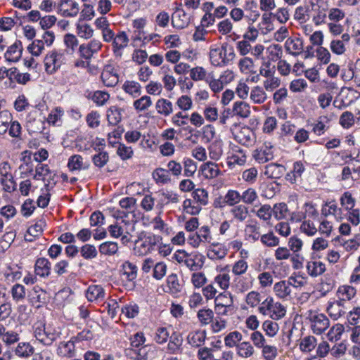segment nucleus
Here are the masks:
<instances>
[{
  "label": "nucleus",
  "instance_id": "f257e3e1",
  "mask_svg": "<svg viewBox=\"0 0 360 360\" xmlns=\"http://www.w3.org/2000/svg\"><path fill=\"white\" fill-rule=\"evenodd\" d=\"M233 47L228 43H223L221 46L212 47L210 51L211 63L214 66H223L235 58Z\"/></svg>",
  "mask_w": 360,
  "mask_h": 360
},
{
  "label": "nucleus",
  "instance_id": "f03ea898",
  "mask_svg": "<svg viewBox=\"0 0 360 360\" xmlns=\"http://www.w3.org/2000/svg\"><path fill=\"white\" fill-rule=\"evenodd\" d=\"M258 311L275 321L283 319L286 314L285 307L281 302H276L271 296L267 297L261 302L258 307Z\"/></svg>",
  "mask_w": 360,
  "mask_h": 360
},
{
  "label": "nucleus",
  "instance_id": "7ed1b4c3",
  "mask_svg": "<svg viewBox=\"0 0 360 360\" xmlns=\"http://www.w3.org/2000/svg\"><path fill=\"white\" fill-rule=\"evenodd\" d=\"M176 261L185 265L192 271L200 270L204 264V257L199 254H188L185 251H179L174 255Z\"/></svg>",
  "mask_w": 360,
  "mask_h": 360
},
{
  "label": "nucleus",
  "instance_id": "20e7f679",
  "mask_svg": "<svg viewBox=\"0 0 360 360\" xmlns=\"http://www.w3.org/2000/svg\"><path fill=\"white\" fill-rule=\"evenodd\" d=\"M33 333L36 340L45 346H51L60 336L59 332L43 324L35 326Z\"/></svg>",
  "mask_w": 360,
  "mask_h": 360
},
{
  "label": "nucleus",
  "instance_id": "39448f33",
  "mask_svg": "<svg viewBox=\"0 0 360 360\" xmlns=\"http://www.w3.org/2000/svg\"><path fill=\"white\" fill-rule=\"evenodd\" d=\"M65 51L62 49L52 50L50 51L44 58L45 70L47 73H54L60 66L65 63Z\"/></svg>",
  "mask_w": 360,
  "mask_h": 360
},
{
  "label": "nucleus",
  "instance_id": "423d86ee",
  "mask_svg": "<svg viewBox=\"0 0 360 360\" xmlns=\"http://www.w3.org/2000/svg\"><path fill=\"white\" fill-rule=\"evenodd\" d=\"M251 41L243 39L236 43V49L243 56L250 54L255 60L263 57L264 46L261 44L252 46Z\"/></svg>",
  "mask_w": 360,
  "mask_h": 360
},
{
  "label": "nucleus",
  "instance_id": "0eeeda50",
  "mask_svg": "<svg viewBox=\"0 0 360 360\" xmlns=\"http://www.w3.org/2000/svg\"><path fill=\"white\" fill-rule=\"evenodd\" d=\"M307 319L310 322V327L314 333L322 334L330 326V321L328 317L322 314L315 311H309Z\"/></svg>",
  "mask_w": 360,
  "mask_h": 360
},
{
  "label": "nucleus",
  "instance_id": "6e6552de",
  "mask_svg": "<svg viewBox=\"0 0 360 360\" xmlns=\"http://www.w3.org/2000/svg\"><path fill=\"white\" fill-rule=\"evenodd\" d=\"M57 13L65 18H75L80 11L79 4L76 0H60L56 6Z\"/></svg>",
  "mask_w": 360,
  "mask_h": 360
},
{
  "label": "nucleus",
  "instance_id": "1a4fd4ad",
  "mask_svg": "<svg viewBox=\"0 0 360 360\" xmlns=\"http://www.w3.org/2000/svg\"><path fill=\"white\" fill-rule=\"evenodd\" d=\"M347 306L338 299L328 302L326 312L334 321H338L347 314Z\"/></svg>",
  "mask_w": 360,
  "mask_h": 360
},
{
  "label": "nucleus",
  "instance_id": "9d476101",
  "mask_svg": "<svg viewBox=\"0 0 360 360\" xmlns=\"http://www.w3.org/2000/svg\"><path fill=\"white\" fill-rule=\"evenodd\" d=\"M356 296V288L349 284L340 285L335 292V297L347 305L353 302Z\"/></svg>",
  "mask_w": 360,
  "mask_h": 360
},
{
  "label": "nucleus",
  "instance_id": "9b49d317",
  "mask_svg": "<svg viewBox=\"0 0 360 360\" xmlns=\"http://www.w3.org/2000/svg\"><path fill=\"white\" fill-rule=\"evenodd\" d=\"M260 229V224L257 220H249L244 228L245 240L250 243L258 241L262 236Z\"/></svg>",
  "mask_w": 360,
  "mask_h": 360
},
{
  "label": "nucleus",
  "instance_id": "f8f14e48",
  "mask_svg": "<svg viewBox=\"0 0 360 360\" xmlns=\"http://www.w3.org/2000/svg\"><path fill=\"white\" fill-rule=\"evenodd\" d=\"M253 158L259 164H264L274 158L273 146L270 142H265L262 146L255 150Z\"/></svg>",
  "mask_w": 360,
  "mask_h": 360
},
{
  "label": "nucleus",
  "instance_id": "ddd939ff",
  "mask_svg": "<svg viewBox=\"0 0 360 360\" xmlns=\"http://www.w3.org/2000/svg\"><path fill=\"white\" fill-rule=\"evenodd\" d=\"M273 291L275 295L283 300H290L292 298V289L288 281H280L274 285Z\"/></svg>",
  "mask_w": 360,
  "mask_h": 360
},
{
  "label": "nucleus",
  "instance_id": "4468645a",
  "mask_svg": "<svg viewBox=\"0 0 360 360\" xmlns=\"http://www.w3.org/2000/svg\"><path fill=\"white\" fill-rule=\"evenodd\" d=\"M129 41L128 36L124 31L120 32L115 35L112 45L113 53L116 57L120 58L122 56V51L128 46Z\"/></svg>",
  "mask_w": 360,
  "mask_h": 360
},
{
  "label": "nucleus",
  "instance_id": "2eb2a0df",
  "mask_svg": "<svg viewBox=\"0 0 360 360\" xmlns=\"http://www.w3.org/2000/svg\"><path fill=\"white\" fill-rule=\"evenodd\" d=\"M103 84L108 87L115 86L119 82L117 71L110 65H105L101 75Z\"/></svg>",
  "mask_w": 360,
  "mask_h": 360
},
{
  "label": "nucleus",
  "instance_id": "dca6fc26",
  "mask_svg": "<svg viewBox=\"0 0 360 360\" xmlns=\"http://www.w3.org/2000/svg\"><path fill=\"white\" fill-rule=\"evenodd\" d=\"M259 13L258 11H254L249 17L248 27L246 32L243 35V39L255 41L259 36V27L257 28L253 25L255 22L259 17Z\"/></svg>",
  "mask_w": 360,
  "mask_h": 360
},
{
  "label": "nucleus",
  "instance_id": "f3484780",
  "mask_svg": "<svg viewBox=\"0 0 360 360\" xmlns=\"http://www.w3.org/2000/svg\"><path fill=\"white\" fill-rule=\"evenodd\" d=\"M207 339V332L205 330H195L188 333L187 342L193 347H200L204 345Z\"/></svg>",
  "mask_w": 360,
  "mask_h": 360
},
{
  "label": "nucleus",
  "instance_id": "a211bd4d",
  "mask_svg": "<svg viewBox=\"0 0 360 360\" xmlns=\"http://www.w3.org/2000/svg\"><path fill=\"white\" fill-rule=\"evenodd\" d=\"M189 22V15L182 9H176L172 16V24L176 29H184Z\"/></svg>",
  "mask_w": 360,
  "mask_h": 360
},
{
  "label": "nucleus",
  "instance_id": "6ab92c4d",
  "mask_svg": "<svg viewBox=\"0 0 360 360\" xmlns=\"http://www.w3.org/2000/svg\"><path fill=\"white\" fill-rule=\"evenodd\" d=\"M321 4L322 5L314 3H311L310 5V11L312 12L311 18L314 22L317 25L323 23L327 17V11L323 6V2H321Z\"/></svg>",
  "mask_w": 360,
  "mask_h": 360
},
{
  "label": "nucleus",
  "instance_id": "aec40b11",
  "mask_svg": "<svg viewBox=\"0 0 360 360\" xmlns=\"http://www.w3.org/2000/svg\"><path fill=\"white\" fill-rule=\"evenodd\" d=\"M229 214L233 221L243 223L248 219L249 211L245 205L240 204L232 207L229 210Z\"/></svg>",
  "mask_w": 360,
  "mask_h": 360
},
{
  "label": "nucleus",
  "instance_id": "412c9836",
  "mask_svg": "<svg viewBox=\"0 0 360 360\" xmlns=\"http://www.w3.org/2000/svg\"><path fill=\"white\" fill-rule=\"evenodd\" d=\"M22 52V43L20 41H16L8 48L4 54V57L7 61L16 63L21 58Z\"/></svg>",
  "mask_w": 360,
  "mask_h": 360
},
{
  "label": "nucleus",
  "instance_id": "4be33fe9",
  "mask_svg": "<svg viewBox=\"0 0 360 360\" xmlns=\"http://www.w3.org/2000/svg\"><path fill=\"white\" fill-rule=\"evenodd\" d=\"M122 89L133 98L139 97L142 94L141 85L135 80H126L122 86Z\"/></svg>",
  "mask_w": 360,
  "mask_h": 360
},
{
  "label": "nucleus",
  "instance_id": "5701e85b",
  "mask_svg": "<svg viewBox=\"0 0 360 360\" xmlns=\"http://www.w3.org/2000/svg\"><path fill=\"white\" fill-rule=\"evenodd\" d=\"M89 167V163L84 162L83 157L80 155H73L68 159V167L70 172L86 170Z\"/></svg>",
  "mask_w": 360,
  "mask_h": 360
},
{
  "label": "nucleus",
  "instance_id": "b1692460",
  "mask_svg": "<svg viewBox=\"0 0 360 360\" xmlns=\"http://www.w3.org/2000/svg\"><path fill=\"white\" fill-rule=\"evenodd\" d=\"M34 273L41 278L48 277L51 274V263L48 259L40 257L36 260Z\"/></svg>",
  "mask_w": 360,
  "mask_h": 360
},
{
  "label": "nucleus",
  "instance_id": "393cba45",
  "mask_svg": "<svg viewBox=\"0 0 360 360\" xmlns=\"http://www.w3.org/2000/svg\"><path fill=\"white\" fill-rule=\"evenodd\" d=\"M308 274L311 277H317L322 275L326 270L323 262L316 260L308 261L306 265Z\"/></svg>",
  "mask_w": 360,
  "mask_h": 360
},
{
  "label": "nucleus",
  "instance_id": "a878e982",
  "mask_svg": "<svg viewBox=\"0 0 360 360\" xmlns=\"http://www.w3.org/2000/svg\"><path fill=\"white\" fill-rule=\"evenodd\" d=\"M285 47L286 51L293 56H298L303 52V42L300 38H288Z\"/></svg>",
  "mask_w": 360,
  "mask_h": 360
},
{
  "label": "nucleus",
  "instance_id": "bb28decb",
  "mask_svg": "<svg viewBox=\"0 0 360 360\" xmlns=\"http://www.w3.org/2000/svg\"><path fill=\"white\" fill-rule=\"evenodd\" d=\"M246 155L243 150L240 149L238 147H236L235 149L233 150V153L228 158V165L229 167L237 165H244L246 162Z\"/></svg>",
  "mask_w": 360,
  "mask_h": 360
},
{
  "label": "nucleus",
  "instance_id": "cd10ccee",
  "mask_svg": "<svg viewBox=\"0 0 360 360\" xmlns=\"http://www.w3.org/2000/svg\"><path fill=\"white\" fill-rule=\"evenodd\" d=\"M236 354L243 359H249L255 355V349L250 342L243 341L237 346Z\"/></svg>",
  "mask_w": 360,
  "mask_h": 360
},
{
  "label": "nucleus",
  "instance_id": "c85d7f7f",
  "mask_svg": "<svg viewBox=\"0 0 360 360\" xmlns=\"http://www.w3.org/2000/svg\"><path fill=\"white\" fill-rule=\"evenodd\" d=\"M86 297L90 302L102 301L105 298V292L101 285H90L86 290Z\"/></svg>",
  "mask_w": 360,
  "mask_h": 360
},
{
  "label": "nucleus",
  "instance_id": "c756f323",
  "mask_svg": "<svg viewBox=\"0 0 360 360\" xmlns=\"http://www.w3.org/2000/svg\"><path fill=\"white\" fill-rule=\"evenodd\" d=\"M227 249L222 244L212 243L207 252V256L211 259H221L227 255Z\"/></svg>",
  "mask_w": 360,
  "mask_h": 360
},
{
  "label": "nucleus",
  "instance_id": "7c9ffc66",
  "mask_svg": "<svg viewBox=\"0 0 360 360\" xmlns=\"http://www.w3.org/2000/svg\"><path fill=\"white\" fill-rule=\"evenodd\" d=\"M183 338L180 334L173 333L167 344V349L169 354H176L181 351Z\"/></svg>",
  "mask_w": 360,
  "mask_h": 360
},
{
  "label": "nucleus",
  "instance_id": "2f4dec72",
  "mask_svg": "<svg viewBox=\"0 0 360 360\" xmlns=\"http://www.w3.org/2000/svg\"><path fill=\"white\" fill-rule=\"evenodd\" d=\"M57 354L63 357H72L75 354V346L73 341L61 342L58 344Z\"/></svg>",
  "mask_w": 360,
  "mask_h": 360
},
{
  "label": "nucleus",
  "instance_id": "473e14b6",
  "mask_svg": "<svg viewBox=\"0 0 360 360\" xmlns=\"http://www.w3.org/2000/svg\"><path fill=\"white\" fill-rule=\"evenodd\" d=\"M317 346V339L313 335H307L300 340L299 348L304 353H310Z\"/></svg>",
  "mask_w": 360,
  "mask_h": 360
},
{
  "label": "nucleus",
  "instance_id": "72a5a7b5",
  "mask_svg": "<svg viewBox=\"0 0 360 360\" xmlns=\"http://www.w3.org/2000/svg\"><path fill=\"white\" fill-rule=\"evenodd\" d=\"M268 98L265 90L259 86H254L250 93V99L255 104L264 103Z\"/></svg>",
  "mask_w": 360,
  "mask_h": 360
},
{
  "label": "nucleus",
  "instance_id": "f704fd0d",
  "mask_svg": "<svg viewBox=\"0 0 360 360\" xmlns=\"http://www.w3.org/2000/svg\"><path fill=\"white\" fill-rule=\"evenodd\" d=\"M14 352L18 357L28 358L34 354V349L30 342H21L18 344Z\"/></svg>",
  "mask_w": 360,
  "mask_h": 360
},
{
  "label": "nucleus",
  "instance_id": "c9c22d12",
  "mask_svg": "<svg viewBox=\"0 0 360 360\" xmlns=\"http://www.w3.org/2000/svg\"><path fill=\"white\" fill-rule=\"evenodd\" d=\"M201 170L202 175L206 179H213L220 174L219 166L212 162H207L202 165Z\"/></svg>",
  "mask_w": 360,
  "mask_h": 360
},
{
  "label": "nucleus",
  "instance_id": "e433bc0d",
  "mask_svg": "<svg viewBox=\"0 0 360 360\" xmlns=\"http://www.w3.org/2000/svg\"><path fill=\"white\" fill-rule=\"evenodd\" d=\"M152 105V99L148 95H143L133 102V107L138 112L148 110Z\"/></svg>",
  "mask_w": 360,
  "mask_h": 360
},
{
  "label": "nucleus",
  "instance_id": "4c0bfd02",
  "mask_svg": "<svg viewBox=\"0 0 360 360\" xmlns=\"http://www.w3.org/2000/svg\"><path fill=\"white\" fill-rule=\"evenodd\" d=\"M232 111L235 115L242 118L248 117L250 115V107L244 101H236L233 105Z\"/></svg>",
  "mask_w": 360,
  "mask_h": 360
},
{
  "label": "nucleus",
  "instance_id": "58836bf2",
  "mask_svg": "<svg viewBox=\"0 0 360 360\" xmlns=\"http://www.w3.org/2000/svg\"><path fill=\"white\" fill-rule=\"evenodd\" d=\"M272 13H264L262 15L261 22L258 25L259 30L262 34H266L274 29L271 18Z\"/></svg>",
  "mask_w": 360,
  "mask_h": 360
},
{
  "label": "nucleus",
  "instance_id": "ea45409f",
  "mask_svg": "<svg viewBox=\"0 0 360 360\" xmlns=\"http://www.w3.org/2000/svg\"><path fill=\"white\" fill-rule=\"evenodd\" d=\"M155 246V243L151 241L150 238H146L143 240L136 243L135 250L139 255H146L150 252Z\"/></svg>",
  "mask_w": 360,
  "mask_h": 360
},
{
  "label": "nucleus",
  "instance_id": "a19ab883",
  "mask_svg": "<svg viewBox=\"0 0 360 360\" xmlns=\"http://www.w3.org/2000/svg\"><path fill=\"white\" fill-rule=\"evenodd\" d=\"M155 108L158 113L164 116H168L173 112L172 103L165 98L158 100L155 104Z\"/></svg>",
  "mask_w": 360,
  "mask_h": 360
},
{
  "label": "nucleus",
  "instance_id": "79ce46f5",
  "mask_svg": "<svg viewBox=\"0 0 360 360\" xmlns=\"http://www.w3.org/2000/svg\"><path fill=\"white\" fill-rule=\"evenodd\" d=\"M152 175L157 184H166L171 181L170 173L166 169L157 168Z\"/></svg>",
  "mask_w": 360,
  "mask_h": 360
},
{
  "label": "nucleus",
  "instance_id": "37998d69",
  "mask_svg": "<svg viewBox=\"0 0 360 360\" xmlns=\"http://www.w3.org/2000/svg\"><path fill=\"white\" fill-rule=\"evenodd\" d=\"M243 335L239 331L235 330L229 333L224 338V344L229 348L236 347L240 343Z\"/></svg>",
  "mask_w": 360,
  "mask_h": 360
},
{
  "label": "nucleus",
  "instance_id": "c03bdc74",
  "mask_svg": "<svg viewBox=\"0 0 360 360\" xmlns=\"http://www.w3.org/2000/svg\"><path fill=\"white\" fill-rule=\"evenodd\" d=\"M121 109L117 106H111L107 110V119L108 123L115 126L122 120Z\"/></svg>",
  "mask_w": 360,
  "mask_h": 360
},
{
  "label": "nucleus",
  "instance_id": "a18cd8bd",
  "mask_svg": "<svg viewBox=\"0 0 360 360\" xmlns=\"http://www.w3.org/2000/svg\"><path fill=\"white\" fill-rule=\"evenodd\" d=\"M63 41L66 49L64 50L67 54L72 55L79 44L76 36L72 34H66L64 36Z\"/></svg>",
  "mask_w": 360,
  "mask_h": 360
},
{
  "label": "nucleus",
  "instance_id": "49530a36",
  "mask_svg": "<svg viewBox=\"0 0 360 360\" xmlns=\"http://www.w3.org/2000/svg\"><path fill=\"white\" fill-rule=\"evenodd\" d=\"M232 288L238 293H243L251 288V283L245 277H237L233 280Z\"/></svg>",
  "mask_w": 360,
  "mask_h": 360
},
{
  "label": "nucleus",
  "instance_id": "de8ad7c7",
  "mask_svg": "<svg viewBox=\"0 0 360 360\" xmlns=\"http://www.w3.org/2000/svg\"><path fill=\"white\" fill-rule=\"evenodd\" d=\"M197 318L202 326H207L213 321L214 312L210 309H201L197 313Z\"/></svg>",
  "mask_w": 360,
  "mask_h": 360
},
{
  "label": "nucleus",
  "instance_id": "09e8293b",
  "mask_svg": "<svg viewBox=\"0 0 360 360\" xmlns=\"http://www.w3.org/2000/svg\"><path fill=\"white\" fill-rule=\"evenodd\" d=\"M255 58L249 56H244L240 59L238 62V67L241 72L248 74L252 72L255 69Z\"/></svg>",
  "mask_w": 360,
  "mask_h": 360
},
{
  "label": "nucleus",
  "instance_id": "8fccbe9b",
  "mask_svg": "<svg viewBox=\"0 0 360 360\" xmlns=\"http://www.w3.org/2000/svg\"><path fill=\"white\" fill-rule=\"evenodd\" d=\"M76 31L77 35L84 39H91L94 32L91 26L87 23H78L76 27Z\"/></svg>",
  "mask_w": 360,
  "mask_h": 360
},
{
  "label": "nucleus",
  "instance_id": "3c124183",
  "mask_svg": "<svg viewBox=\"0 0 360 360\" xmlns=\"http://www.w3.org/2000/svg\"><path fill=\"white\" fill-rule=\"evenodd\" d=\"M262 329L267 336L270 338H274V336H276V335L278 333L279 330V326L273 319H269L263 322Z\"/></svg>",
  "mask_w": 360,
  "mask_h": 360
},
{
  "label": "nucleus",
  "instance_id": "603ef678",
  "mask_svg": "<svg viewBox=\"0 0 360 360\" xmlns=\"http://www.w3.org/2000/svg\"><path fill=\"white\" fill-rule=\"evenodd\" d=\"M136 199L132 197H126L120 200V205L122 208L125 209L127 213L124 212L125 217L131 214L133 217L135 214L133 213L136 205Z\"/></svg>",
  "mask_w": 360,
  "mask_h": 360
},
{
  "label": "nucleus",
  "instance_id": "864d4df0",
  "mask_svg": "<svg viewBox=\"0 0 360 360\" xmlns=\"http://www.w3.org/2000/svg\"><path fill=\"white\" fill-rule=\"evenodd\" d=\"M285 168L279 164H269L266 167L265 174L272 179L279 178L283 173Z\"/></svg>",
  "mask_w": 360,
  "mask_h": 360
},
{
  "label": "nucleus",
  "instance_id": "5fc2aeb1",
  "mask_svg": "<svg viewBox=\"0 0 360 360\" xmlns=\"http://www.w3.org/2000/svg\"><path fill=\"white\" fill-rule=\"evenodd\" d=\"M225 202L230 207H234L241 201L240 193L236 190H229L224 195Z\"/></svg>",
  "mask_w": 360,
  "mask_h": 360
},
{
  "label": "nucleus",
  "instance_id": "6e6d98bb",
  "mask_svg": "<svg viewBox=\"0 0 360 360\" xmlns=\"http://www.w3.org/2000/svg\"><path fill=\"white\" fill-rule=\"evenodd\" d=\"M183 209L188 214L196 215L200 212L202 207L191 199H186L183 202Z\"/></svg>",
  "mask_w": 360,
  "mask_h": 360
},
{
  "label": "nucleus",
  "instance_id": "4d7b16f0",
  "mask_svg": "<svg viewBox=\"0 0 360 360\" xmlns=\"http://www.w3.org/2000/svg\"><path fill=\"white\" fill-rule=\"evenodd\" d=\"M345 330V327L342 324L337 323L330 328L327 336L330 341L336 342L340 340L341 336Z\"/></svg>",
  "mask_w": 360,
  "mask_h": 360
},
{
  "label": "nucleus",
  "instance_id": "13d9d810",
  "mask_svg": "<svg viewBox=\"0 0 360 360\" xmlns=\"http://www.w3.org/2000/svg\"><path fill=\"white\" fill-rule=\"evenodd\" d=\"M304 171V167L302 162H296L293 165V170L291 173L287 174L286 179L290 181L291 183L296 181L297 178L301 177L303 172Z\"/></svg>",
  "mask_w": 360,
  "mask_h": 360
},
{
  "label": "nucleus",
  "instance_id": "bf43d9fd",
  "mask_svg": "<svg viewBox=\"0 0 360 360\" xmlns=\"http://www.w3.org/2000/svg\"><path fill=\"white\" fill-rule=\"evenodd\" d=\"M311 14L312 12L310 11V6L307 8L299 6L295 10L294 18L300 22H305L311 18Z\"/></svg>",
  "mask_w": 360,
  "mask_h": 360
},
{
  "label": "nucleus",
  "instance_id": "052dcab7",
  "mask_svg": "<svg viewBox=\"0 0 360 360\" xmlns=\"http://www.w3.org/2000/svg\"><path fill=\"white\" fill-rule=\"evenodd\" d=\"M261 349L262 356L265 360H275L278 356V348L274 345L266 344Z\"/></svg>",
  "mask_w": 360,
  "mask_h": 360
},
{
  "label": "nucleus",
  "instance_id": "680f3d73",
  "mask_svg": "<svg viewBox=\"0 0 360 360\" xmlns=\"http://www.w3.org/2000/svg\"><path fill=\"white\" fill-rule=\"evenodd\" d=\"M192 195L195 202H198L201 207L206 205L208 202V193L204 188L195 189Z\"/></svg>",
  "mask_w": 360,
  "mask_h": 360
},
{
  "label": "nucleus",
  "instance_id": "e2e57ef3",
  "mask_svg": "<svg viewBox=\"0 0 360 360\" xmlns=\"http://www.w3.org/2000/svg\"><path fill=\"white\" fill-rule=\"evenodd\" d=\"M207 73L206 70L201 66H196L191 68L189 74L191 79L195 82L202 80L207 81Z\"/></svg>",
  "mask_w": 360,
  "mask_h": 360
},
{
  "label": "nucleus",
  "instance_id": "0e129e2a",
  "mask_svg": "<svg viewBox=\"0 0 360 360\" xmlns=\"http://www.w3.org/2000/svg\"><path fill=\"white\" fill-rule=\"evenodd\" d=\"M109 161V155L106 151H99L92 156L94 165L99 168L103 167Z\"/></svg>",
  "mask_w": 360,
  "mask_h": 360
},
{
  "label": "nucleus",
  "instance_id": "69168bd1",
  "mask_svg": "<svg viewBox=\"0 0 360 360\" xmlns=\"http://www.w3.org/2000/svg\"><path fill=\"white\" fill-rule=\"evenodd\" d=\"M169 337L168 329L165 327H159L154 333V340L158 343L162 345L167 342Z\"/></svg>",
  "mask_w": 360,
  "mask_h": 360
},
{
  "label": "nucleus",
  "instance_id": "338daca9",
  "mask_svg": "<svg viewBox=\"0 0 360 360\" xmlns=\"http://www.w3.org/2000/svg\"><path fill=\"white\" fill-rule=\"evenodd\" d=\"M300 231L308 236H314L318 231L314 223L310 220H304L300 225Z\"/></svg>",
  "mask_w": 360,
  "mask_h": 360
},
{
  "label": "nucleus",
  "instance_id": "774afa93",
  "mask_svg": "<svg viewBox=\"0 0 360 360\" xmlns=\"http://www.w3.org/2000/svg\"><path fill=\"white\" fill-rule=\"evenodd\" d=\"M248 269V262L243 259H240L236 261L232 266V273L237 276L243 275L246 273Z\"/></svg>",
  "mask_w": 360,
  "mask_h": 360
}]
</instances>
